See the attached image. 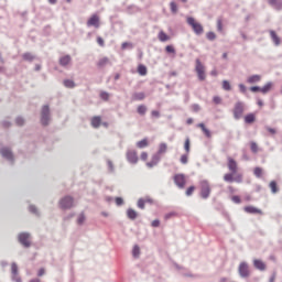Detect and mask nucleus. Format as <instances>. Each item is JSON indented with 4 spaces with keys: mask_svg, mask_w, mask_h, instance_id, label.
I'll return each instance as SVG.
<instances>
[{
    "mask_svg": "<svg viewBox=\"0 0 282 282\" xmlns=\"http://www.w3.org/2000/svg\"><path fill=\"white\" fill-rule=\"evenodd\" d=\"M40 122L42 127H50V122H52V110H50V105L42 106Z\"/></svg>",
    "mask_w": 282,
    "mask_h": 282,
    "instance_id": "obj_1",
    "label": "nucleus"
},
{
    "mask_svg": "<svg viewBox=\"0 0 282 282\" xmlns=\"http://www.w3.org/2000/svg\"><path fill=\"white\" fill-rule=\"evenodd\" d=\"M199 188H200V192H199L200 199H208V197H210V193L213 191L208 180L199 181Z\"/></svg>",
    "mask_w": 282,
    "mask_h": 282,
    "instance_id": "obj_2",
    "label": "nucleus"
},
{
    "mask_svg": "<svg viewBox=\"0 0 282 282\" xmlns=\"http://www.w3.org/2000/svg\"><path fill=\"white\" fill-rule=\"evenodd\" d=\"M32 235L28 231H22L18 235V241L20 245L23 246V248H31L32 247V240H30Z\"/></svg>",
    "mask_w": 282,
    "mask_h": 282,
    "instance_id": "obj_3",
    "label": "nucleus"
},
{
    "mask_svg": "<svg viewBox=\"0 0 282 282\" xmlns=\"http://www.w3.org/2000/svg\"><path fill=\"white\" fill-rule=\"evenodd\" d=\"M246 110V104L243 101H237L234 106V118L236 120H241L243 118V111Z\"/></svg>",
    "mask_w": 282,
    "mask_h": 282,
    "instance_id": "obj_4",
    "label": "nucleus"
},
{
    "mask_svg": "<svg viewBox=\"0 0 282 282\" xmlns=\"http://www.w3.org/2000/svg\"><path fill=\"white\" fill-rule=\"evenodd\" d=\"M195 63H196L195 72L198 76V80L200 82L206 80V67L204 66V64H202V59L196 58Z\"/></svg>",
    "mask_w": 282,
    "mask_h": 282,
    "instance_id": "obj_5",
    "label": "nucleus"
},
{
    "mask_svg": "<svg viewBox=\"0 0 282 282\" xmlns=\"http://www.w3.org/2000/svg\"><path fill=\"white\" fill-rule=\"evenodd\" d=\"M187 23L188 25H191V28L193 29V32L197 35V36H202V34H204V26L195 21V18H187Z\"/></svg>",
    "mask_w": 282,
    "mask_h": 282,
    "instance_id": "obj_6",
    "label": "nucleus"
},
{
    "mask_svg": "<svg viewBox=\"0 0 282 282\" xmlns=\"http://www.w3.org/2000/svg\"><path fill=\"white\" fill-rule=\"evenodd\" d=\"M59 208L62 210H70L74 208V198L69 195H66L59 199Z\"/></svg>",
    "mask_w": 282,
    "mask_h": 282,
    "instance_id": "obj_7",
    "label": "nucleus"
},
{
    "mask_svg": "<svg viewBox=\"0 0 282 282\" xmlns=\"http://www.w3.org/2000/svg\"><path fill=\"white\" fill-rule=\"evenodd\" d=\"M0 155L1 158H3V160H7V162H10V164H14V152H12V149L8 147L1 148Z\"/></svg>",
    "mask_w": 282,
    "mask_h": 282,
    "instance_id": "obj_8",
    "label": "nucleus"
},
{
    "mask_svg": "<svg viewBox=\"0 0 282 282\" xmlns=\"http://www.w3.org/2000/svg\"><path fill=\"white\" fill-rule=\"evenodd\" d=\"M238 273L240 279H250V265H248V262L242 261L239 263Z\"/></svg>",
    "mask_w": 282,
    "mask_h": 282,
    "instance_id": "obj_9",
    "label": "nucleus"
},
{
    "mask_svg": "<svg viewBox=\"0 0 282 282\" xmlns=\"http://www.w3.org/2000/svg\"><path fill=\"white\" fill-rule=\"evenodd\" d=\"M174 184L177 188L184 189L186 187V175L184 174H175L173 176Z\"/></svg>",
    "mask_w": 282,
    "mask_h": 282,
    "instance_id": "obj_10",
    "label": "nucleus"
},
{
    "mask_svg": "<svg viewBox=\"0 0 282 282\" xmlns=\"http://www.w3.org/2000/svg\"><path fill=\"white\" fill-rule=\"evenodd\" d=\"M11 274H12V281L23 282L19 276V267L17 265V262H12L11 264Z\"/></svg>",
    "mask_w": 282,
    "mask_h": 282,
    "instance_id": "obj_11",
    "label": "nucleus"
},
{
    "mask_svg": "<svg viewBox=\"0 0 282 282\" xmlns=\"http://www.w3.org/2000/svg\"><path fill=\"white\" fill-rule=\"evenodd\" d=\"M126 156L130 164H138V152L135 150H129Z\"/></svg>",
    "mask_w": 282,
    "mask_h": 282,
    "instance_id": "obj_12",
    "label": "nucleus"
},
{
    "mask_svg": "<svg viewBox=\"0 0 282 282\" xmlns=\"http://www.w3.org/2000/svg\"><path fill=\"white\" fill-rule=\"evenodd\" d=\"M87 25L96 29L100 28V17H98V14H93L87 21Z\"/></svg>",
    "mask_w": 282,
    "mask_h": 282,
    "instance_id": "obj_13",
    "label": "nucleus"
},
{
    "mask_svg": "<svg viewBox=\"0 0 282 282\" xmlns=\"http://www.w3.org/2000/svg\"><path fill=\"white\" fill-rule=\"evenodd\" d=\"M162 160V156H159V154H153L151 158V161L147 163L148 169H153V166H158L160 164V161Z\"/></svg>",
    "mask_w": 282,
    "mask_h": 282,
    "instance_id": "obj_14",
    "label": "nucleus"
},
{
    "mask_svg": "<svg viewBox=\"0 0 282 282\" xmlns=\"http://www.w3.org/2000/svg\"><path fill=\"white\" fill-rule=\"evenodd\" d=\"M243 210L249 215H263V212L254 206H246Z\"/></svg>",
    "mask_w": 282,
    "mask_h": 282,
    "instance_id": "obj_15",
    "label": "nucleus"
},
{
    "mask_svg": "<svg viewBox=\"0 0 282 282\" xmlns=\"http://www.w3.org/2000/svg\"><path fill=\"white\" fill-rule=\"evenodd\" d=\"M269 34L271 37V41H273L274 45L279 46L281 45V37L276 34V31L274 30H269Z\"/></svg>",
    "mask_w": 282,
    "mask_h": 282,
    "instance_id": "obj_16",
    "label": "nucleus"
},
{
    "mask_svg": "<svg viewBox=\"0 0 282 282\" xmlns=\"http://www.w3.org/2000/svg\"><path fill=\"white\" fill-rule=\"evenodd\" d=\"M253 267L256 268V270H260V272L265 271V268H267L265 262L259 259L253 260Z\"/></svg>",
    "mask_w": 282,
    "mask_h": 282,
    "instance_id": "obj_17",
    "label": "nucleus"
},
{
    "mask_svg": "<svg viewBox=\"0 0 282 282\" xmlns=\"http://www.w3.org/2000/svg\"><path fill=\"white\" fill-rule=\"evenodd\" d=\"M22 59L26 63H33L34 61H36V56L30 52H25L22 54Z\"/></svg>",
    "mask_w": 282,
    "mask_h": 282,
    "instance_id": "obj_18",
    "label": "nucleus"
},
{
    "mask_svg": "<svg viewBox=\"0 0 282 282\" xmlns=\"http://www.w3.org/2000/svg\"><path fill=\"white\" fill-rule=\"evenodd\" d=\"M107 65H111L109 57H102L97 62V67L102 69V67H107Z\"/></svg>",
    "mask_w": 282,
    "mask_h": 282,
    "instance_id": "obj_19",
    "label": "nucleus"
},
{
    "mask_svg": "<svg viewBox=\"0 0 282 282\" xmlns=\"http://www.w3.org/2000/svg\"><path fill=\"white\" fill-rule=\"evenodd\" d=\"M197 127H198V129H202V131L206 138H208V139L213 138V133L210 132V130L208 128H206V124L198 123Z\"/></svg>",
    "mask_w": 282,
    "mask_h": 282,
    "instance_id": "obj_20",
    "label": "nucleus"
},
{
    "mask_svg": "<svg viewBox=\"0 0 282 282\" xmlns=\"http://www.w3.org/2000/svg\"><path fill=\"white\" fill-rule=\"evenodd\" d=\"M72 63V56L65 55L59 58V65L62 67H67Z\"/></svg>",
    "mask_w": 282,
    "mask_h": 282,
    "instance_id": "obj_21",
    "label": "nucleus"
},
{
    "mask_svg": "<svg viewBox=\"0 0 282 282\" xmlns=\"http://www.w3.org/2000/svg\"><path fill=\"white\" fill-rule=\"evenodd\" d=\"M268 3L274 10H282V0H269Z\"/></svg>",
    "mask_w": 282,
    "mask_h": 282,
    "instance_id": "obj_22",
    "label": "nucleus"
},
{
    "mask_svg": "<svg viewBox=\"0 0 282 282\" xmlns=\"http://www.w3.org/2000/svg\"><path fill=\"white\" fill-rule=\"evenodd\" d=\"M272 87H274V83L268 82L263 87H261V94L263 95L270 94V91L272 90Z\"/></svg>",
    "mask_w": 282,
    "mask_h": 282,
    "instance_id": "obj_23",
    "label": "nucleus"
},
{
    "mask_svg": "<svg viewBox=\"0 0 282 282\" xmlns=\"http://www.w3.org/2000/svg\"><path fill=\"white\" fill-rule=\"evenodd\" d=\"M127 217L128 219H131V221L138 219V212H135L133 208L127 209Z\"/></svg>",
    "mask_w": 282,
    "mask_h": 282,
    "instance_id": "obj_24",
    "label": "nucleus"
},
{
    "mask_svg": "<svg viewBox=\"0 0 282 282\" xmlns=\"http://www.w3.org/2000/svg\"><path fill=\"white\" fill-rule=\"evenodd\" d=\"M228 169L229 171H231L232 174L237 173V161H235V159H229Z\"/></svg>",
    "mask_w": 282,
    "mask_h": 282,
    "instance_id": "obj_25",
    "label": "nucleus"
},
{
    "mask_svg": "<svg viewBox=\"0 0 282 282\" xmlns=\"http://www.w3.org/2000/svg\"><path fill=\"white\" fill-rule=\"evenodd\" d=\"M167 150H169V147L166 145V143H160L159 150L156 151V155L159 158H162V154L166 153Z\"/></svg>",
    "mask_w": 282,
    "mask_h": 282,
    "instance_id": "obj_26",
    "label": "nucleus"
},
{
    "mask_svg": "<svg viewBox=\"0 0 282 282\" xmlns=\"http://www.w3.org/2000/svg\"><path fill=\"white\" fill-rule=\"evenodd\" d=\"M247 83H249V85H254V83H261V75H251L250 77H248Z\"/></svg>",
    "mask_w": 282,
    "mask_h": 282,
    "instance_id": "obj_27",
    "label": "nucleus"
},
{
    "mask_svg": "<svg viewBox=\"0 0 282 282\" xmlns=\"http://www.w3.org/2000/svg\"><path fill=\"white\" fill-rule=\"evenodd\" d=\"M63 85L66 89H74L76 87V82H74V79H64Z\"/></svg>",
    "mask_w": 282,
    "mask_h": 282,
    "instance_id": "obj_28",
    "label": "nucleus"
},
{
    "mask_svg": "<svg viewBox=\"0 0 282 282\" xmlns=\"http://www.w3.org/2000/svg\"><path fill=\"white\" fill-rule=\"evenodd\" d=\"M256 120H257V117L252 112L245 116L246 124H252V122H254Z\"/></svg>",
    "mask_w": 282,
    "mask_h": 282,
    "instance_id": "obj_29",
    "label": "nucleus"
},
{
    "mask_svg": "<svg viewBox=\"0 0 282 282\" xmlns=\"http://www.w3.org/2000/svg\"><path fill=\"white\" fill-rule=\"evenodd\" d=\"M100 122H102L100 117H93L91 127H94V129H98V127H100Z\"/></svg>",
    "mask_w": 282,
    "mask_h": 282,
    "instance_id": "obj_30",
    "label": "nucleus"
},
{
    "mask_svg": "<svg viewBox=\"0 0 282 282\" xmlns=\"http://www.w3.org/2000/svg\"><path fill=\"white\" fill-rule=\"evenodd\" d=\"M138 149H147L149 147V139L144 138L141 141L137 142Z\"/></svg>",
    "mask_w": 282,
    "mask_h": 282,
    "instance_id": "obj_31",
    "label": "nucleus"
},
{
    "mask_svg": "<svg viewBox=\"0 0 282 282\" xmlns=\"http://www.w3.org/2000/svg\"><path fill=\"white\" fill-rule=\"evenodd\" d=\"M147 98V95L144 93H134L132 95V100H144Z\"/></svg>",
    "mask_w": 282,
    "mask_h": 282,
    "instance_id": "obj_32",
    "label": "nucleus"
},
{
    "mask_svg": "<svg viewBox=\"0 0 282 282\" xmlns=\"http://www.w3.org/2000/svg\"><path fill=\"white\" fill-rule=\"evenodd\" d=\"M269 188H271V193L275 195V193H279V186L276 185V181H271L269 184Z\"/></svg>",
    "mask_w": 282,
    "mask_h": 282,
    "instance_id": "obj_33",
    "label": "nucleus"
},
{
    "mask_svg": "<svg viewBox=\"0 0 282 282\" xmlns=\"http://www.w3.org/2000/svg\"><path fill=\"white\" fill-rule=\"evenodd\" d=\"M147 110H148L147 106L140 105L137 108V113H139V116H147Z\"/></svg>",
    "mask_w": 282,
    "mask_h": 282,
    "instance_id": "obj_34",
    "label": "nucleus"
},
{
    "mask_svg": "<svg viewBox=\"0 0 282 282\" xmlns=\"http://www.w3.org/2000/svg\"><path fill=\"white\" fill-rule=\"evenodd\" d=\"M171 37L164 33V31H161L159 33V41H161V43H166V41H169Z\"/></svg>",
    "mask_w": 282,
    "mask_h": 282,
    "instance_id": "obj_35",
    "label": "nucleus"
},
{
    "mask_svg": "<svg viewBox=\"0 0 282 282\" xmlns=\"http://www.w3.org/2000/svg\"><path fill=\"white\" fill-rule=\"evenodd\" d=\"M132 256L134 257V259H138L140 257V246L138 245L133 246Z\"/></svg>",
    "mask_w": 282,
    "mask_h": 282,
    "instance_id": "obj_36",
    "label": "nucleus"
},
{
    "mask_svg": "<svg viewBox=\"0 0 282 282\" xmlns=\"http://www.w3.org/2000/svg\"><path fill=\"white\" fill-rule=\"evenodd\" d=\"M138 74H140V76H147V66L140 64L138 66Z\"/></svg>",
    "mask_w": 282,
    "mask_h": 282,
    "instance_id": "obj_37",
    "label": "nucleus"
},
{
    "mask_svg": "<svg viewBox=\"0 0 282 282\" xmlns=\"http://www.w3.org/2000/svg\"><path fill=\"white\" fill-rule=\"evenodd\" d=\"M87 218L85 217V213H80L79 214V216H78V218H77V224H78V226H83V224H85V220H86Z\"/></svg>",
    "mask_w": 282,
    "mask_h": 282,
    "instance_id": "obj_38",
    "label": "nucleus"
},
{
    "mask_svg": "<svg viewBox=\"0 0 282 282\" xmlns=\"http://www.w3.org/2000/svg\"><path fill=\"white\" fill-rule=\"evenodd\" d=\"M223 89L225 90V91H230L231 89H232V86L230 85V82H228V80H223Z\"/></svg>",
    "mask_w": 282,
    "mask_h": 282,
    "instance_id": "obj_39",
    "label": "nucleus"
},
{
    "mask_svg": "<svg viewBox=\"0 0 282 282\" xmlns=\"http://www.w3.org/2000/svg\"><path fill=\"white\" fill-rule=\"evenodd\" d=\"M147 200L144 198H139L137 206L140 208V210H144Z\"/></svg>",
    "mask_w": 282,
    "mask_h": 282,
    "instance_id": "obj_40",
    "label": "nucleus"
},
{
    "mask_svg": "<svg viewBox=\"0 0 282 282\" xmlns=\"http://www.w3.org/2000/svg\"><path fill=\"white\" fill-rule=\"evenodd\" d=\"M232 175H235V174H232V172L225 174L224 181L229 182L231 184V182H235V177Z\"/></svg>",
    "mask_w": 282,
    "mask_h": 282,
    "instance_id": "obj_41",
    "label": "nucleus"
},
{
    "mask_svg": "<svg viewBox=\"0 0 282 282\" xmlns=\"http://www.w3.org/2000/svg\"><path fill=\"white\" fill-rule=\"evenodd\" d=\"M250 150L252 153H259V145H257V142L254 141L250 142Z\"/></svg>",
    "mask_w": 282,
    "mask_h": 282,
    "instance_id": "obj_42",
    "label": "nucleus"
},
{
    "mask_svg": "<svg viewBox=\"0 0 282 282\" xmlns=\"http://www.w3.org/2000/svg\"><path fill=\"white\" fill-rule=\"evenodd\" d=\"M217 31L224 32V20L221 18L217 19Z\"/></svg>",
    "mask_w": 282,
    "mask_h": 282,
    "instance_id": "obj_43",
    "label": "nucleus"
},
{
    "mask_svg": "<svg viewBox=\"0 0 282 282\" xmlns=\"http://www.w3.org/2000/svg\"><path fill=\"white\" fill-rule=\"evenodd\" d=\"M253 174L256 175V177H262L263 176V169H261L259 166L254 167Z\"/></svg>",
    "mask_w": 282,
    "mask_h": 282,
    "instance_id": "obj_44",
    "label": "nucleus"
},
{
    "mask_svg": "<svg viewBox=\"0 0 282 282\" xmlns=\"http://www.w3.org/2000/svg\"><path fill=\"white\" fill-rule=\"evenodd\" d=\"M184 149L186 153H191V138H186L185 143H184Z\"/></svg>",
    "mask_w": 282,
    "mask_h": 282,
    "instance_id": "obj_45",
    "label": "nucleus"
},
{
    "mask_svg": "<svg viewBox=\"0 0 282 282\" xmlns=\"http://www.w3.org/2000/svg\"><path fill=\"white\" fill-rule=\"evenodd\" d=\"M99 98L101 100H105V102H107L109 100V93L102 90L100 94H99Z\"/></svg>",
    "mask_w": 282,
    "mask_h": 282,
    "instance_id": "obj_46",
    "label": "nucleus"
},
{
    "mask_svg": "<svg viewBox=\"0 0 282 282\" xmlns=\"http://www.w3.org/2000/svg\"><path fill=\"white\" fill-rule=\"evenodd\" d=\"M206 39H207V41H215V39H217V34H215V32H213V31H209L206 34Z\"/></svg>",
    "mask_w": 282,
    "mask_h": 282,
    "instance_id": "obj_47",
    "label": "nucleus"
},
{
    "mask_svg": "<svg viewBox=\"0 0 282 282\" xmlns=\"http://www.w3.org/2000/svg\"><path fill=\"white\" fill-rule=\"evenodd\" d=\"M29 212L32 213V215H36L39 217V208H36L35 205H30L29 206Z\"/></svg>",
    "mask_w": 282,
    "mask_h": 282,
    "instance_id": "obj_48",
    "label": "nucleus"
},
{
    "mask_svg": "<svg viewBox=\"0 0 282 282\" xmlns=\"http://www.w3.org/2000/svg\"><path fill=\"white\" fill-rule=\"evenodd\" d=\"M170 9H171L172 14H177V3H175V1H172L170 3Z\"/></svg>",
    "mask_w": 282,
    "mask_h": 282,
    "instance_id": "obj_49",
    "label": "nucleus"
},
{
    "mask_svg": "<svg viewBox=\"0 0 282 282\" xmlns=\"http://www.w3.org/2000/svg\"><path fill=\"white\" fill-rule=\"evenodd\" d=\"M15 124L18 127H23V124H25V119H23V117H17L15 118Z\"/></svg>",
    "mask_w": 282,
    "mask_h": 282,
    "instance_id": "obj_50",
    "label": "nucleus"
},
{
    "mask_svg": "<svg viewBox=\"0 0 282 282\" xmlns=\"http://www.w3.org/2000/svg\"><path fill=\"white\" fill-rule=\"evenodd\" d=\"M194 192H195V185H192V186H189V187L186 189L185 195H186L187 197H191V195H193Z\"/></svg>",
    "mask_w": 282,
    "mask_h": 282,
    "instance_id": "obj_51",
    "label": "nucleus"
},
{
    "mask_svg": "<svg viewBox=\"0 0 282 282\" xmlns=\"http://www.w3.org/2000/svg\"><path fill=\"white\" fill-rule=\"evenodd\" d=\"M127 47H130V50H133V43L123 42V43L121 44V50H126Z\"/></svg>",
    "mask_w": 282,
    "mask_h": 282,
    "instance_id": "obj_52",
    "label": "nucleus"
},
{
    "mask_svg": "<svg viewBox=\"0 0 282 282\" xmlns=\"http://www.w3.org/2000/svg\"><path fill=\"white\" fill-rule=\"evenodd\" d=\"M265 131H268L271 135H276V129L270 128L269 126L264 127Z\"/></svg>",
    "mask_w": 282,
    "mask_h": 282,
    "instance_id": "obj_53",
    "label": "nucleus"
},
{
    "mask_svg": "<svg viewBox=\"0 0 282 282\" xmlns=\"http://www.w3.org/2000/svg\"><path fill=\"white\" fill-rule=\"evenodd\" d=\"M165 52H167V54H175V47L173 45H167Z\"/></svg>",
    "mask_w": 282,
    "mask_h": 282,
    "instance_id": "obj_54",
    "label": "nucleus"
},
{
    "mask_svg": "<svg viewBox=\"0 0 282 282\" xmlns=\"http://www.w3.org/2000/svg\"><path fill=\"white\" fill-rule=\"evenodd\" d=\"M234 182H237V184H241L243 182V176L241 174H238L234 177Z\"/></svg>",
    "mask_w": 282,
    "mask_h": 282,
    "instance_id": "obj_55",
    "label": "nucleus"
},
{
    "mask_svg": "<svg viewBox=\"0 0 282 282\" xmlns=\"http://www.w3.org/2000/svg\"><path fill=\"white\" fill-rule=\"evenodd\" d=\"M181 164H188V154H183L181 156Z\"/></svg>",
    "mask_w": 282,
    "mask_h": 282,
    "instance_id": "obj_56",
    "label": "nucleus"
},
{
    "mask_svg": "<svg viewBox=\"0 0 282 282\" xmlns=\"http://www.w3.org/2000/svg\"><path fill=\"white\" fill-rule=\"evenodd\" d=\"M238 87L241 94H247L248 87H246V85L239 84Z\"/></svg>",
    "mask_w": 282,
    "mask_h": 282,
    "instance_id": "obj_57",
    "label": "nucleus"
},
{
    "mask_svg": "<svg viewBox=\"0 0 282 282\" xmlns=\"http://www.w3.org/2000/svg\"><path fill=\"white\" fill-rule=\"evenodd\" d=\"M176 215H177V213H175V212L167 213V214H165L164 219L169 220L172 217H175Z\"/></svg>",
    "mask_w": 282,
    "mask_h": 282,
    "instance_id": "obj_58",
    "label": "nucleus"
},
{
    "mask_svg": "<svg viewBox=\"0 0 282 282\" xmlns=\"http://www.w3.org/2000/svg\"><path fill=\"white\" fill-rule=\"evenodd\" d=\"M261 86H251L250 87V91H252V94H257V91L261 93Z\"/></svg>",
    "mask_w": 282,
    "mask_h": 282,
    "instance_id": "obj_59",
    "label": "nucleus"
},
{
    "mask_svg": "<svg viewBox=\"0 0 282 282\" xmlns=\"http://www.w3.org/2000/svg\"><path fill=\"white\" fill-rule=\"evenodd\" d=\"M182 276H186L188 279H195V274H193L191 271L182 272Z\"/></svg>",
    "mask_w": 282,
    "mask_h": 282,
    "instance_id": "obj_60",
    "label": "nucleus"
},
{
    "mask_svg": "<svg viewBox=\"0 0 282 282\" xmlns=\"http://www.w3.org/2000/svg\"><path fill=\"white\" fill-rule=\"evenodd\" d=\"M231 202H234V204H240L241 203V197L235 195V196L231 197Z\"/></svg>",
    "mask_w": 282,
    "mask_h": 282,
    "instance_id": "obj_61",
    "label": "nucleus"
},
{
    "mask_svg": "<svg viewBox=\"0 0 282 282\" xmlns=\"http://www.w3.org/2000/svg\"><path fill=\"white\" fill-rule=\"evenodd\" d=\"M213 102H214L215 105H221V97H219V96H214V97H213Z\"/></svg>",
    "mask_w": 282,
    "mask_h": 282,
    "instance_id": "obj_62",
    "label": "nucleus"
},
{
    "mask_svg": "<svg viewBox=\"0 0 282 282\" xmlns=\"http://www.w3.org/2000/svg\"><path fill=\"white\" fill-rule=\"evenodd\" d=\"M107 165H108L110 173H113V171H115L113 162H111V160H107Z\"/></svg>",
    "mask_w": 282,
    "mask_h": 282,
    "instance_id": "obj_63",
    "label": "nucleus"
},
{
    "mask_svg": "<svg viewBox=\"0 0 282 282\" xmlns=\"http://www.w3.org/2000/svg\"><path fill=\"white\" fill-rule=\"evenodd\" d=\"M115 202L118 206H122L124 204V199L122 197H116Z\"/></svg>",
    "mask_w": 282,
    "mask_h": 282,
    "instance_id": "obj_64",
    "label": "nucleus"
}]
</instances>
